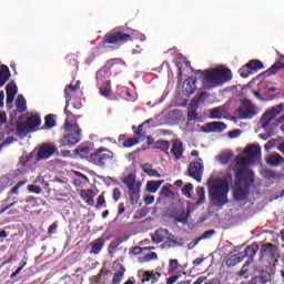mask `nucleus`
<instances>
[{
    "instance_id": "obj_1",
    "label": "nucleus",
    "mask_w": 284,
    "mask_h": 284,
    "mask_svg": "<svg viewBox=\"0 0 284 284\" xmlns=\"http://www.w3.org/2000/svg\"><path fill=\"white\" fill-rule=\"evenodd\" d=\"M254 184V174L247 168L235 170V186L233 189V199L235 201H245L250 196V187Z\"/></svg>"
},
{
    "instance_id": "obj_2",
    "label": "nucleus",
    "mask_w": 284,
    "mask_h": 284,
    "mask_svg": "<svg viewBox=\"0 0 284 284\" xmlns=\"http://www.w3.org/2000/svg\"><path fill=\"white\" fill-rule=\"evenodd\" d=\"M195 74H202L204 87L206 90H212L214 88H219V85H223V83H227V81H232V70L225 67H217L212 70H195Z\"/></svg>"
},
{
    "instance_id": "obj_3",
    "label": "nucleus",
    "mask_w": 284,
    "mask_h": 284,
    "mask_svg": "<svg viewBox=\"0 0 284 284\" xmlns=\"http://www.w3.org/2000/svg\"><path fill=\"white\" fill-rule=\"evenodd\" d=\"M229 193L230 182L227 180H222L217 185L209 187V199L215 207H223V205L230 203V200L227 199Z\"/></svg>"
},
{
    "instance_id": "obj_4",
    "label": "nucleus",
    "mask_w": 284,
    "mask_h": 284,
    "mask_svg": "<svg viewBox=\"0 0 284 284\" xmlns=\"http://www.w3.org/2000/svg\"><path fill=\"white\" fill-rule=\"evenodd\" d=\"M131 39L132 36H130V33H124L121 30L114 29L103 36L99 45H123V43H128Z\"/></svg>"
},
{
    "instance_id": "obj_5",
    "label": "nucleus",
    "mask_w": 284,
    "mask_h": 284,
    "mask_svg": "<svg viewBox=\"0 0 284 284\" xmlns=\"http://www.w3.org/2000/svg\"><path fill=\"white\" fill-rule=\"evenodd\" d=\"M112 159H114V153L101 146L89 155L88 161L89 163H93V165H98V168H105Z\"/></svg>"
},
{
    "instance_id": "obj_6",
    "label": "nucleus",
    "mask_w": 284,
    "mask_h": 284,
    "mask_svg": "<svg viewBox=\"0 0 284 284\" xmlns=\"http://www.w3.org/2000/svg\"><path fill=\"white\" fill-rule=\"evenodd\" d=\"M123 183L129 190L131 204L136 205L141 199V185L136 184V176L130 174L123 179Z\"/></svg>"
},
{
    "instance_id": "obj_7",
    "label": "nucleus",
    "mask_w": 284,
    "mask_h": 284,
    "mask_svg": "<svg viewBox=\"0 0 284 284\" xmlns=\"http://www.w3.org/2000/svg\"><path fill=\"white\" fill-rule=\"evenodd\" d=\"M241 108L237 110V116L242 120L254 119L258 114V109L248 99H243L240 102Z\"/></svg>"
},
{
    "instance_id": "obj_8",
    "label": "nucleus",
    "mask_w": 284,
    "mask_h": 284,
    "mask_svg": "<svg viewBox=\"0 0 284 284\" xmlns=\"http://www.w3.org/2000/svg\"><path fill=\"white\" fill-rule=\"evenodd\" d=\"M54 154H59L57 145L52 143H43L37 153L36 161L37 163H39V161H48V159L54 156Z\"/></svg>"
},
{
    "instance_id": "obj_9",
    "label": "nucleus",
    "mask_w": 284,
    "mask_h": 284,
    "mask_svg": "<svg viewBox=\"0 0 284 284\" xmlns=\"http://www.w3.org/2000/svg\"><path fill=\"white\" fill-rule=\"evenodd\" d=\"M74 130L73 133H68L62 136V139L59 140L60 148H72L77 145L81 141V129L78 125V129H71Z\"/></svg>"
},
{
    "instance_id": "obj_10",
    "label": "nucleus",
    "mask_w": 284,
    "mask_h": 284,
    "mask_svg": "<svg viewBox=\"0 0 284 284\" xmlns=\"http://www.w3.org/2000/svg\"><path fill=\"white\" fill-rule=\"evenodd\" d=\"M284 110V104H277L273 108H271L270 110H267L263 115H262V128H267L272 121H274V119H276V116H278V114H281V112H283Z\"/></svg>"
},
{
    "instance_id": "obj_11",
    "label": "nucleus",
    "mask_w": 284,
    "mask_h": 284,
    "mask_svg": "<svg viewBox=\"0 0 284 284\" xmlns=\"http://www.w3.org/2000/svg\"><path fill=\"white\" fill-rule=\"evenodd\" d=\"M203 164L201 162H191L189 165V176L191 179H194L197 183H201L203 181Z\"/></svg>"
},
{
    "instance_id": "obj_12",
    "label": "nucleus",
    "mask_w": 284,
    "mask_h": 284,
    "mask_svg": "<svg viewBox=\"0 0 284 284\" xmlns=\"http://www.w3.org/2000/svg\"><path fill=\"white\" fill-rule=\"evenodd\" d=\"M171 150L170 153L172 156H174L175 161H181L183 159V152H185V149L183 148V142L180 140H172L171 141Z\"/></svg>"
},
{
    "instance_id": "obj_13",
    "label": "nucleus",
    "mask_w": 284,
    "mask_h": 284,
    "mask_svg": "<svg viewBox=\"0 0 284 284\" xmlns=\"http://www.w3.org/2000/svg\"><path fill=\"white\" fill-rule=\"evenodd\" d=\"M196 92V79L187 78L182 85V93L184 97H191Z\"/></svg>"
},
{
    "instance_id": "obj_14",
    "label": "nucleus",
    "mask_w": 284,
    "mask_h": 284,
    "mask_svg": "<svg viewBox=\"0 0 284 284\" xmlns=\"http://www.w3.org/2000/svg\"><path fill=\"white\" fill-rule=\"evenodd\" d=\"M64 114H67L65 122L63 124L64 132H70L71 130H78L79 123H77V120L74 122H70L72 119H74V114L72 111H68V108H64Z\"/></svg>"
},
{
    "instance_id": "obj_15",
    "label": "nucleus",
    "mask_w": 284,
    "mask_h": 284,
    "mask_svg": "<svg viewBox=\"0 0 284 284\" xmlns=\"http://www.w3.org/2000/svg\"><path fill=\"white\" fill-rule=\"evenodd\" d=\"M257 253H258V244L257 243H253V244L246 246L244 252H240L241 256H243V260L248 257L247 261H251V263H253L254 256H256Z\"/></svg>"
},
{
    "instance_id": "obj_16",
    "label": "nucleus",
    "mask_w": 284,
    "mask_h": 284,
    "mask_svg": "<svg viewBox=\"0 0 284 284\" xmlns=\"http://www.w3.org/2000/svg\"><path fill=\"white\" fill-rule=\"evenodd\" d=\"M244 154L248 159H258L261 156V144H250L244 149Z\"/></svg>"
},
{
    "instance_id": "obj_17",
    "label": "nucleus",
    "mask_w": 284,
    "mask_h": 284,
    "mask_svg": "<svg viewBox=\"0 0 284 284\" xmlns=\"http://www.w3.org/2000/svg\"><path fill=\"white\" fill-rule=\"evenodd\" d=\"M166 236L168 229H158L151 236V241L154 243V245H159V243H163V241H165Z\"/></svg>"
},
{
    "instance_id": "obj_18",
    "label": "nucleus",
    "mask_w": 284,
    "mask_h": 284,
    "mask_svg": "<svg viewBox=\"0 0 284 284\" xmlns=\"http://www.w3.org/2000/svg\"><path fill=\"white\" fill-rule=\"evenodd\" d=\"M91 251L90 254H101V250L105 246V239L99 237L90 243Z\"/></svg>"
},
{
    "instance_id": "obj_19",
    "label": "nucleus",
    "mask_w": 284,
    "mask_h": 284,
    "mask_svg": "<svg viewBox=\"0 0 284 284\" xmlns=\"http://www.w3.org/2000/svg\"><path fill=\"white\" fill-rule=\"evenodd\" d=\"M10 77H12V73H10V69L8 68V65L2 64L0 67V88H3V85L8 83Z\"/></svg>"
},
{
    "instance_id": "obj_20",
    "label": "nucleus",
    "mask_w": 284,
    "mask_h": 284,
    "mask_svg": "<svg viewBox=\"0 0 284 284\" xmlns=\"http://www.w3.org/2000/svg\"><path fill=\"white\" fill-rule=\"evenodd\" d=\"M112 77V69L108 65H103L97 73L95 79L98 82L103 81V79H110Z\"/></svg>"
},
{
    "instance_id": "obj_21",
    "label": "nucleus",
    "mask_w": 284,
    "mask_h": 284,
    "mask_svg": "<svg viewBox=\"0 0 284 284\" xmlns=\"http://www.w3.org/2000/svg\"><path fill=\"white\" fill-rule=\"evenodd\" d=\"M270 283V273L262 272L260 275H255L248 281V284H267Z\"/></svg>"
},
{
    "instance_id": "obj_22",
    "label": "nucleus",
    "mask_w": 284,
    "mask_h": 284,
    "mask_svg": "<svg viewBox=\"0 0 284 284\" xmlns=\"http://www.w3.org/2000/svg\"><path fill=\"white\" fill-rule=\"evenodd\" d=\"M16 132L18 136H28L32 132L30 126H28L27 122H18L16 124Z\"/></svg>"
},
{
    "instance_id": "obj_23",
    "label": "nucleus",
    "mask_w": 284,
    "mask_h": 284,
    "mask_svg": "<svg viewBox=\"0 0 284 284\" xmlns=\"http://www.w3.org/2000/svg\"><path fill=\"white\" fill-rule=\"evenodd\" d=\"M28 128L31 130V132H34L39 125H41V116L39 115H31L27 118L26 121Z\"/></svg>"
},
{
    "instance_id": "obj_24",
    "label": "nucleus",
    "mask_w": 284,
    "mask_h": 284,
    "mask_svg": "<svg viewBox=\"0 0 284 284\" xmlns=\"http://www.w3.org/2000/svg\"><path fill=\"white\" fill-rule=\"evenodd\" d=\"M164 183H165V180L149 181L146 183V192H149L150 194H156V192H159V187H161V185Z\"/></svg>"
},
{
    "instance_id": "obj_25",
    "label": "nucleus",
    "mask_w": 284,
    "mask_h": 284,
    "mask_svg": "<svg viewBox=\"0 0 284 284\" xmlns=\"http://www.w3.org/2000/svg\"><path fill=\"white\" fill-rule=\"evenodd\" d=\"M210 132H223V130H227V124L225 122H210L206 124Z\"/></svg>"
},
{
    "instance_id": "obj_26",
    "label": "nucleus",
    "mask_w": 284,
    "mask_h": 284,
    "mask_svg": "<svg viewBox=\"0 0 284 284\" xmlns=\"http://www.w3.org/2000/svg\"><path fill=\"white\" fill-rule=\"evenodd\" d=\"M284 159L281 156V154H272L266 159V163L271 165L272 168H278L283 163Z\"/></svg>"
},
{
    "instance_id": "obj_27",
    "label": "nucleus",
    "mask_w": 284,
    "mask_h": 284,
    "mask_svg": "<svg viewBox=\"0 0 284 284\" xmlns=\"http://www.w3.org/2000/svg\"><path fill=\"white\" fill-rule=\"evenodd\" d=\"M170 141L159 140L155 142V150H160L161 152L170 156Z\"/></svg>"
},
{
    "instance_id": "obj_28",
    "label": "nucleus",
    "mask_w": 284,
    "mask_h": 284,
    "mask_svg": "<svg viewBox=\"0 0 284 284\" xmlns=\"http://www.w3.org/2000/svg\"><path fill=\"white\" fill-rule=\"evenodd\" d=\"M247 68H250L251 72H253V74H256V72H258V70L265 69V67L263 65V62L261 60L248 61Z\"/></svg>"
},
{
    "instance_id": "obj_29",
    "label": "nucleus",
    "mask_w": 284,
    "mask_h": 284,
    "mask_svg": "<svg viewBox=\"0 0 284 284\" xmlns=\"http://www.w3.org/2000/svg\"><path fill=\"white\" fill-rule=\"evenodd\" d=\"M242 278H250L252 276V261H246L240 271Z\"/></svg>"
},
{
    "instance_id": "obj_30",
    "label": "nucleus",
    "mask_w": 284,
    "mask_h": 284,
    "mask_svg": "<svg viewBox=\"0 0 284 284\" xmlns=\"http://www.w3.org/2000/svg\"><path fill=\"white\" fill-rule=\"evenodd\" d=\"M142 172L148 174V176H155L156 179H161V173L158 170L152 169L150 163H145L142 165Z\"/></svg>"
},
{
    "instance_id": "obj_31",
    "label": "nucleus",
    "mask_w": 284,
    "mask_h": 284,
    "mask_svg": "<svg viewBox=\"0 0 284 284\" xmlns=\"http://www.w3.org/2000/svg\"><path fill=\"white\" fill-rule=\"evenodd\" d=\"M81 199L87 202V205H92L94 203V191L92 190L82 191Z\"/></svg>"
},
{
    "instance_id": "obj_32",
    "label": "nucleus",
    "mask_w": 284,
    "mask_h": 284,
    "mask_svg": "<svg viewBox=\"0 0 284 284\" xmlns=\"http://www.w3.org/2000/svg\"><path fill=\"white\" fill-rule=\"evenodd\" d=\"M242 261H243V256L241 255V253H237L235 255H231L226 260V265H227V267H234V266L239 265V263H241Z\"/></svg>"
},
{
    "instance_id": "obj_33",
    "label": "nucleus",
    "mask_w": 284,
    "mask_h": 284,
    "mask_svg": "<svg viewBox=\"0 0 284 284\" xmlns=\"http://www.w3.org/2000/svg\"><path fill=\"white\" fill-rule=\"evenodd\" d=\"M14 185V180L11 175H2L0 178V186L2 190H6V187H12Z\"/></svg>"
},
{
    "instance_id": "obj_34",
    "label": "nucleus",
    "mask_w": 284,
    "mask_h": 284,
    "mask_svg": "<svg viewBox=\"0 0 284 284\" xmlns=\"http://www.w3.org/2000/svg\"><path fill=\"white\" fill-rule=\"evenodd\" d=\"M54 114H48L44 118V128L45 130H52V128L57 126V120L54 119Z\"/></svg>"
},
{
    "instance_id": "obj_35",
    "label": "nucleus",
    "mask_w": 284,
    "mask_h": 284,
    "mask_svg": "<svg viewBox=\"0 0 284 284\" xmlns=\"http://www.w3.org/2000/svg\"><path fill=\"white\" fill-rule=\"evenodd\" d=\"M32 159H34V153L22 154L19 158V165L26 168L32 161Z\"/></svg>"
},
{
    "instance_id": "obj_36",
    "label": "nucleus",
    "mask_w": 284,
    "mask_h": 284,
    "mask_svg": "<svg viewBox=\"0 0 284 284\" xmlns=\"http://www.w3.org/2000/svg\"><path fill=\"white\" fill-rule=\"evenodd\" d=\"M234 159V153L232 151L224 152L220 155V163L222 165H227Z\"/></svg>"
},
{
    "instance_id": "obj_37",
    "label": "nucleus",
    "mask_w": 284,
    "mask_h": 284,
    "mask_svg": "<svg viewBox=\"0 0 284 284\" xmlns=\"http://www.w3.org/2000/svg\"><path fill=\"white\" fill-rule=\"evenodd\" d=\"M75 156L80 159H85L90 154V146H78L74 151Z\"/></svg>"
},
{
    "instance_id": "obj_38",
    "label": "nucleus",
    "mask_w": 284,
    "mask_h": 284,
    "mask_svg": "<svg viewBox=\"0 0 284 284\" xmlns=\"http://www.w3.org/2000/svg\"><path fill=\"white\" fill-rule=\"evenodd\" d=\"M125 274V267L121 266L119 271L114 274L112 284H119L123 281V276Z\"/></svg>"
},
{
    "instance_id": "obj_39",
    "label": "nucleus",
    "mask_w": 284,
    "mask_h": 284,
    "mask_svg": "<svg viewBox=\"0 0 284 284\" xmlns=\"http://www.w3.org/2000/svg\"><path fill=\"white\" fill-rule=\"evenodd\" d=\"M223 114H225V109L223 106H217L211 110L212 119H223Z\"/></svg>"
},
{
    "instance_id": "obj_40",
    "label": "nucleus",
    "mask_w": 284,
    "mask_h": 284,
    "mask_svg": "<svg viewBox=\"0 0 284 284\" xmlns=\"http://www.w3.org/2000/svg\"><path fill=\"white\" fill-rule=\"evenodd\" d=\"M196 194L199 196L196 204L197 205H203V203H205V187L203 186H199L196 189Z\"/></svg>"
},
{
    "instance_id": "obj_41",
    "label": "nucleus",
    "mask_w": 284,
    "mask_h": 284,
    "mask_svg": "<svg viewBox=\"0 0 284 284\" xmlns=\"http://www.w3.org/2000/svg\"><path fill=\"white\" fill-rule=\"evenodd\" d=\"M16 108L19 112H26V110H28V106L26 105V98H23V95H20L18 98Z\"/></svg>"
},
{
    "instance_id": "obj_42",
    "label": "nucleus",
    "mask_w": 284,
    "mask_h": 284,
    "mask_svg": "<svg viewBox=\"0 0 284 284\" xmlns=\"http://www.w3.org/2000/svg\"><path fill=\"white\" fill-rule=\"evenodd\" d=\"M65 63L67 65H70L72 68H74L75 70H79V61L77 60V58H74V55H67L65 57Z\"/></svg>"
},
{
    "instance_id": "obj_43",
    "label": "nucleus",
    "mask_w": 284,
    "mask_h": 284,
    "mask_svg": "<svg viewBox=\"0 0 284 284\" xmlns=\"http://www.w3.org/2000/svg\"><path fill=\"white\" fill-rule=\"evenodd\" d=\"M239 73H240V77H242V79H247V77H251V74H254L250 69V67H247V63L242 68H240Z\"/></svg>"
},
{
    "instance_id": "obj_44",
    "label": "nucleus",
    "mask_w": 284,
    "mask_h": 284,
    "mask_svg": "<svg viewBox=\"0 0 284 284\" xmlns=\"http://www.w3.org/2000/svg\"><path fill=\"white\" fill-rule=\"evenodd\" d=\"M192 190H194V185L192 183H187L182 189V194L186 196V199H192Z\"/></svg>"
},
{
    "instance_id": "obj_45",
    "label": "nucleus",
    "mask_w": 284,
    "mask_h": 284,
    "mask_svg": "<svg viewBox=\"0 0 284 284\" xmlns=\"http://www.w3.org/2000/svg\"><path fill=\"white\" fill-rule=\"evenodd\" d=\"M28 183V180L19 181L9 192L10 194H19V190Z\"/></svg>"
},
{
    "instance_id": "obj_46",
    "label": "nucleus",
    "mask_w": 284,
    "mask_h": 284,
    "mask_svg": "<svg viewBox=\"0 0 284 284\" xmlns=\"http://www.w3.org/2000/svg\"><path fill=\"white\" fill-rule=\"evenodd\" d=\"M205 99H207V92H201L197 93L193 100V102L199 105V103H203V101H205Z\"/></svg>"
},
{
    "instance_id": "obj_47",
    "label": "nucleus",
    "mask_w": 284,
    "mask_h": 284,
    "mask_svg": "<svg viewBox=\"0 0 284 284\" xmlns=\"http://www.w3.org/2000/svg\"><path fill=\"white\" fill-rule=\"evenodd\" d=\"M77 90H79V85L69 84L68 88L64 89L65 99H68V101H70V91L71 92H77Z\"/></svg>"
},
{
    "instance_id": "obj_48",
    "label": "nucleus",
    "mask_w": 284,
    "mask_h": 284,
    "mask_svg": "<svg viewBox=\"0 0 284 284\" xmlns=\"http://www.w3.org/2000/svg\"><path fill=\"white\" fill-rule=\"evenodd\" d=\"M136 143H139V139L129 138L123 142V148H133Z\"/></svg>"
},
{
    "instance_id": "obj_49",
    "label": "nucleus",
    "mask_w": 284,
    "mask_h": 284,
    "mask_svg": "<svg viewBox=\"0 0 284 284\" xmlns=\"http://www.w3.org/2000/svg\"><path fill=\"white\" fill-rule=\"evenodd\" d=\"M6 92L7 94L17 97V92H18L17 84H8L6 87Z\"/></svg>"
},
{
    "instance_id": "obj_50",
    "label": "nucleus",
    "mask_w": 284,
    "mask_h": 284,
    "mask_svg": "<svg viewBox=\"0 0 284 284\" xmlns=\"http://www.w3.org/2000/svg\"><path fill=\"white\" fill-rule=\"evenodd\" d=\"M214 234H216L215 230H209L205 231L201 236H199L197 239H200V241H205V239H212V236H214Z\"/></svg>"
},
{
    "instance_id": "obj_51",
    "label": "nucleus",
    "mask_w": 284,
    "mask_h": 284,
    "mask_svg": "<svg viewBox=\"0 0 284 284\" xmlns=\"http://www.w3.org/2000/svg\"><path fill=\"white\" fill-rule=\"evenodd\" d=\"M265 253L270 254L274 258V256H276V247H274V244H266Z\"/></svg>"
},
{
    "instance_id": "obj_52",
    "label": "nucleus",
    "mask_w": 284,
    "mask_h": 284,
    "mask_svg": "<svg viewBox=\"0 0 284 284\" xmlns=\"http://www.w3.org/2000/svg\"><path fill=\"white\" fill-rule=\"evenodd\" d=\"M173 247H183V245H185V239L183 237H175L172 241Z\"/></svg>"
},
{
    "instance_id": "obj_53",
    "label": "nucleus",
    "mask_w": 284,
    "mask_h": 284,
    "mask_svg": "<svg viewBox=\"0 0 284 284\" xmlns=\"http://www.w3.org/2000/svg\"><path fill=\"white\" fill-rule=\"evenodd\" d=\"M29 192H32V194H41V186L30 184L28 185Z\"/></svg>"
},
{
    "instance_id": "obj_54",
    "label": "nucleus",
    "mask_w": 284,
    "mask_h": 284,
    "mask_svg": "<svg viewBox=\"0 0 284 284\" xmlns=\"http://www.w3.org/2000/svg\"><path fill=\"white\" fill-rule=\"evenodd\" d=\"M58 227H59V224H57V222H54L53 224H51V225L48 227V234H49V236H52V234H57Z\"/></svg>"
},
{
    "instance_id": "obj_55",
    "label": "nucleus",
    "mask_w": 284,
    "mask_h": 284,
    "mask_svg": "<svg viewBox=\"0 0 284 284\" xmlns=\"http://www.w3.org/2000/svg\"><path fill=\"white\" fill-rule=\"evenodd\" d=\"M103 205H104V207H105V196H104L103 194H100V195L98 196L97 209L103 207Z\"/></svg>"
},
{
    "instance_id": "obj_56",
    "label": "nucleus",
    "mask_w": 284,
    "mask_h": 284,
    "mask_svg": "<svg viewBox=\"0 0 284 284\" xmlns=\"http://www.w3.org/2000/svg\"><path fill=\"white\" fill-rule=\"evenodd\" d=\"M121 199V189H113V201L116 203Z\"/></svg>"
},
{
    "instance_id": "obj_57",
    "label": "nucleus",
    "mask_w": 284,
    "mask_h": 284,
    "mask_svg": "<svg viewBox=\"0 0 284 284\" xmlns=\"http://www.w3.org/2000/svg\"><path fill=\"white\" fill-rule=\"evenodd\" d=\"M199 243H201V239L196 237L195 240L187 244V250H194L195 246L199 245Z\"/></svg>"
},
{
    "instance_id": "obj_58",
    "label": "nucleus",
    "mask_w": 284,
    "mask_h": 284,
    "mask_svg": "<svg viewBox=\"0 0 284 284\" xmlns=\"http://www.w3.org/2000/svg\"><path fill=\"white\" fill-rule=\"evenodd\" d=\"M159 258V255L154 252H151L150 254L144 256V261H156Z\"/></svg>"
},
{
    "instance_id": "obj_59",
    "label": "nucleus",
    "mask_w": 284,
    "mask_h": 284,
    "mask_svg": "<svg viewBox=\"0 0 284 284\" xmlns=\"http://www.w3.org/2000/svg\"><path fill=\"white\" fill-rule=\"evenodd\" d=\"M4 123H8V114H6L3 111H0V128L1 125H4Z\"/></svg>"
},
{
    "instance_id": "obj_60",
    "label": "nucleus",
    "mask_w": 284,
    "mask_h": 284,
    "mask_svg": "<svg viewBox=\"0 0 284 284\" xmlns=\"http://www.w3.org/2000/svg\"><path fill=\"white\" fill-rule=\"evenodd\" d=\"M111 92H112V88L105 87L104 89H100V94L102 97H110Z\"/></svg>"
},
{
    "instance_id": "obj_61",
    "label": "nucleus",
    "mask_w": 284,
    "mask_h": 284,
    "mask_svg": "<svg viewBox=\"0 0 284 284\" xmlns=\"http://www.w3.org/2000/svg\"><path fill=\"white\" fill-rule=\"evenodd\" d=\"M181 278V274L180 275H173V276H171V277H169L168 280H166V284H174V283H176V281H179Z\"/></svg>"
},
{
    "instance_id": "obj_62",
    "label": "nucleus",
    "mask_w": 284,
    "mask_h": 284,
    "mask_svg": "<svg viewBox=\"0 0 284 284\" xmlns=\"http://www.w3.org/2000/svg\"><path fill=\"white\" fill-rule=\"evenodd\" d=\"M187 119L189 121H196V119H199V114L196 113V111H191L187 113Z\"/></svg>"
},
{
    "instance_id": "obj_63",
    "label": "nucleus",
    "mask_w": 284,
    "mask_h": 284,
    "mask_svg": "<svg viewBox=\"0 0 284 284\" xmlns=\"http://www.w3.org/2000/svg\"><path fill=\"white\" fill-rule=\"evenodd\" d=\"M172 194V191L168 186H163L161 190V196H170Z\"/></svg>"
},
{
    "instance_id": "obj_64",
    "label": "nucleus",
    "mask_w": 284,
    "mask_h": 284,
    "mask_svg": "<svg viewBox=\"0 0 284 284\" xmlns=\"http://www.w3.org/2000/svg\"><path fill=\"white\" fill-rule=\"evenodd\" d=\"M170 267L171 270H176L179 267V260H170Z\"/></svg>"
}]
</instances>
